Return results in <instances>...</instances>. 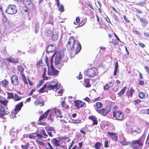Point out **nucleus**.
Returning <instances> with one entry per match:
<instances>
[{"instance_id":"nucleus-2","label":"nucleus","mask_w":149,"mask_h":149,"mask_svg":"<svg viewBox=\"0 0 149 149\" xmlns=\"http://www.w3.org/2000/svg\"><path fill=\"white\" fill-rule=\"evenodd\" d=\"M143 144V141L141 139L132 141V145L134 149H141Z\"/></svg>"},{"instance_id":"nucleus-35","label":"nucleus","mask_w":149,"mask_h":149,"mask_svg":"<svg viewBox=\"0 0 149 149\" xmlns=\"http://www.w3.org/2000/svg\"><path fill=\"white\" fill-rule=\"evenodd\" d=\"M18 61L17 59H15L13 58L10 57V62L13 63L15 64L18 63Z\"/></svg>"},{"instance_id":"nucleus-38","label":"nucleus","mask_w":149,"mask_h":149,"mask_svg":"<svg viewBox=\"0 0 149 149\" xmlns=\"http://www.w3.org/2000/svg\"><path fill=\"white\" fill-rule=\"evenodd\" d=\"M17 68L19 71L20 72H23L24 70V69L23 68V67H22L20 65H18L17 66Z\"/></svg>"},{"instance_id":"nucleus-43","label":"nucleus","mask_w":149,"mask_h":149,"mask_svg":"<svg viewBox=\"0 0 149 149\" xmlns=\"http://www.w3.org/2000/svg\"><path fill=\"white\" fill-rule=\"evenodd\" d=\"M27 137H29L31 139H35L36 137L35 136H33L31 134H27L26 136Z\"/></svg>"},{"instance_id":"nucleus-9","label":"nucleus","mask_w":149,"mask_h":149,"mask_svg":"<svg viewBox=\"0 0 149 149\" xmlns=\"http://www.w3.org/2000/svg\"><path fill=\"white\" fill-rule=\"evenodd\" d=\"M51 72H50L48 70V74L51 75H58V72L57 70L55 69L54 68L53 65L50 66Z\"/></svg>"},{"instance_id":"nucleus-15","label":"nucleus","mask_w":149,"mask_h":149,"mask_svg":"<svg viewBox=\"0 0 149 149\" xmlns=\"http://www.w3.org/2000/svg\"><path fill=\"white\" fill-rule=\"evenodd\" d=\"M55 50V47L52 45H49L46 49V52L47 53L52 52Z\"/></svg>"},{"instance_id":"nucleus-28","label":"nucleus","mask_w":149,"mask_h":149,"mask_svg":"<svg viewBox=\"0 0 149 149\" xmlns=\"http://www.w3.org/2000/svg\"><path fill=\"white\" fill-rule=\"evenodd\" d=\"M58 34L57 33H56L55 34H54L53 33L52 35V40L53 41L56 40L58 39Z\"/></svg>"},{"instance_id":"nucleus-47","label":"nucleus","mask_w":149,"mask_h":149,"mask_svg":"<svg viewBox=\"0 0 149 149\" xmlns=\"http://www.w3.org/2000/svg\"><path fill=\"white\" fill-rule=\"evenodd\" d=\"M1 53H2L4 55H6V50L5 48H4V49H3L1 50Z\"/></svg>"},{"instance_id":"nucleus-62","label":"nucleus","mask_w":149,"mask_h":149,"mask_svg":"<svg viewBox=\"0 0 149 149\" xmlns=\"http://www.w3.org/2000/svg\"><path fill=\"white\" fill-rule=\"evenodd\" d=\"M23 80L25 84H28V82L27 81L26 77H24V78H23Z\"/></svg>"},{"instance_id":"nucleus-1","label":"nucleus","mask_w":149,"mask_h":149,"mask_svg":"<svg viewBox=\"0 0 149 149\" xmlns=\"http://www.w3.org/2000/svg\"><path fill=\"white\" fill-rule=\"evenodd\" d=\"M67 49L69 50H71L74 49L75 46H76V53H78L81 49V47L79 42L74 40V37H70L68 40L67 44Z\"/></svg>"},{"instance_id":"nucleus-42","label":"nucleus","mask_w":149,"mask_h":149,"mask_svg":"<svg viewBox=\"0 0 149 149\" xmlns=\"http://www.w3.org/2000/svg\"><path fill=\"white\" fill-rule=\"evenodd\" d=\"M139 95L140 98H142L144 97L145 94L144 93L141 92L139 94Z\"/></svg>"},{"instance_id":"nucleus-13","label":"nucleus","mask_w":149,"mask_h":149,"mask_svg":"<svg viewBox=\"0 0 149 149\" xmlns=\"http://www.w3.org/2000/svg\"><path fill=\"white\" fill-rule=\"evenodd\" d=\"M61 58L60 57V54L57 53L55 56V65H57L59 64L61 62Z\"/></svg>"},{"instance_id":"nucleus-4","label":"nucleus","mask_w":149,"mask_h":149,"mask_svg":"<svg viewBox=\"0 0 149 149\" xmlns=\"http://www.w3.org/2000/svg\"><path fill=\"white\" fill-rule=\"evenodd\" d=\"M61 85L59 84L58 85L57 83L55 84L54 85H52L49 84L47 86L46 84H45L42 88L44 90L45 88L47 87L48 90L58 89L61 87Z\"/></svg>"},{"instance_id":"nucleus-17","label":"nucleus","mask_w":149,"mask_h":149,"mask_svg":"<svg viewBox=\"0 0 149 149\" xmlns=\"http://www.w3.org/2000/svg\"><path fill=\"white\" fill-rule=\"evenodd\" d=\"M113 85V82L111 81L109 82V83L104 85V89L105 91H107L109 88L112 87Z\"/></svg>"},{"instance_id":"nucleus-44","label":"nucleus","mask_w":149,"mask_h":149,"mask_svg":"<svg viewBox=\"0 0 149 149\" xmlns=\"http://www.w3.org/2000/svg\"><path fill=\"white\" fill-rule=\"evenodd\" d=\"M23 2L26 5H27V4H29L31 3V1H23Z\"/></svg>"},{"instance_id":"nucleus-24","label":"nucleus","mask_w":149,"mask_h":149,"mask_svg":"<svg viewBox=\"0 0 149 149\" xmlns=\"http://www.w3.org/2000/svg\"><path fill=\"white\" fill-rule=\"evenodd\" d=\"M126 88L127 87L126 86L123 87L121 90L117 94L118 96L120 97L125 92V90Z\"/></svg>"},{"instance_id":"nucleus-46","label":"nucleus","mask_w":149,"mask_h":149,"mask_svg":"<svg viewBox=\"0 0 149 149\" xmlns=\"http://www.w3.org/2000/svg\"><path fill=\"white\" fill-rule=\"evenodd\" d=\"M145 3V1H143L141 2H139L138 3H137V4H139V6H142L144 5Z\"/></svg>"},{"instance_id":"nucleus-33","label":"nucleus","mask_w":149,"mask_h":149,"mask_svg":"<svg viewBox=\"0 0 149 149\" xmlns=\"http://www.w3.org/2000/svg\"><path fill=\"white\" fill-rule=\"evenodd\" d=\"M96 107L98 109L100 108L103 107L102 104L100 102H97L96 103Z\"/></svg>"},{"instance_id":"nucleus-23","label":"nucleus","mask_w":149,"mask_h":149,"mask_svg":"<svg viewBox=\"0 0 149 149\" xmlns=\"http://www.w3.org/2000/svg\"><path fill=\"white\" fill-rule=\"evenodd\" d=\"M139 20L142 26H145L148 24V21L146 19L141 17L139 19Z\"/></svg>"},{"instance_id":"nucleus-61","label":"nucleus","mask_w":149,"mask_h":149,"mask_svg":"<svg viewBox=\"0 0 149 149\" xmlns=\"http://www.w3.org/2000/svg\"><path fill=\"white\" fill-rule=\"evenodd\" d=\"M105 19H106V21L108 23H111V22H110V21L109 19V18L108 17H106L105 18Z\"/></svg>"},{"instance_id":"nucleus-6","label":"nucleus","mask_w":149,"mask_h":149,"mask_svg":"<svg viewBox=\"0 0 149 149\" xmlns=\"http://www.w3.org/2000/svg\"><path fill=\"white\" fill-rule=\"evenodd\" d=\"M113 116L116 120H121L123 117V114L122 112L118 110L113 111Z\"/></svg>"},{"instance_id":"nucleus-54","label":"nucleus","mask_w":149,"mask_h":149,"mask_svg":"<svg viewBox=\"0 0 149 149\" xmlns=\"http://www.w3.org/2000/svg\"><path fill=\"white\" fill-rule=\"evenodd\" d=\"M38 124L40 125H46V123L45 122H39Z\"/></svg>"},{"instance_id":"nucleus-60","label":"nucleus","mask_w":149,"mask_h":149,"mask_svg":"<svg viewBox=\"0 0 149 149\" xmlns=\"http://www.w3.org/2000/svg\"><path fill=\"white\" fill-rule=\"evenodd\" d=\"M45 71H44L42 75V77L43 78H44V77H45V75H46V68H45Z\"/></svg>"},{"instance_id":"nucleus-40","label":"nucleus","mask_w":149,"mask_h":149,"mask_svg":"<svg viewBox=\"0 0 149 149\" xmlns=\"http://www.w3.org/2000/svg\"><path fill=\"white\" fill-rule=\"evenodd\" d=\"M0 112L2 113H6L5 112L4 108L2 106V105H0Z\"/></svg>"},{"instance_id":"nucleus-29","label":"nucleus","mask_w":149,"mask_h":149,"mask_svg":"<svg viewBox=\"0 0 149 149\" xmlns=\"http://www.w3.org/2000/svg\"><path fill=\"white\" fill-rule=\"evenodd\" d=\"M45 129L46 131H55V130L54 127L50 126H46L45 127Z\"/></svg>"},{"instance_id":"nucleus-51","label":"nucleus","mask_w":149,"mask_h":149,"mask_svg":"<svg viewBox=\"0 0 149 149\" xmlns=\"http://www.w3.org/2000/svg\"><path fill=\"white\" fill-rule=\"evenodd\" d=\"M21 147L22 149H27L28 148L27 146H26L25 145H22Z\"/></svg>"},{"instance_id":"nucleus-10","label":"nucleus","mask_w":149,"mask_h":149,"mask_svg":"<svg viewBox=\"0 0 149 149\" xmlns=\"http://www.w3.org/2000/svg\"><path fill=\"white\" fill-rule=\"evenodd\" d=\"M12 84L15 86L17 85L19 83L18 77L15 75H13L11 78Z\"/></svg>"},{"instance_id":"nucleus-58","label":"nucleus","mask_w":149,"mask_h":149,"mask_svg":"<svg viewBox=\"0 0 149 149\" xmlns=\"http://www.w3.org/2000/svg\"><path fill=\"white\" fill-rule=\"evenodd\" d=\"M133 32L135 34H138L139 35H140L139 33L137 30H133Z\"/></svg>"},{"instance_id":"nucleus-57","label":"nucleus","mask_w":149,"mask_h":149,"mask_svg":"<svg viewBox=\"0 0 149 149\" xmlns=\"http://www.w3.org/2000/svg\"><path fill=\"white\" fill-rule=\"evenodd\" d=\"M139 83L140 85H143L144 84V82L143 81L140 80L139 82Z\"/></svg>"},{"instance_id":"nucleus-50","label":"nucleus","mask_w":149,"mask_h":149,"mask_svg":"<svg viewBox=\"0 0 149 149\" xmlns=\"http://www.w3.org/2000/svg\"><path fill=\"white\" fill-rule=\"evenodd\" d=\"M80 21V19L79 18L77 17L76 18V21L77 23L78 24L79 23Z\"/></svg>"},{"instance_id":"nucleus-49","label":"nucleus","mask_w":149,"mask_h":149,"mask_svg":"<svg viewBox=\"0 0 149 149\" xmlns=\"http://www.w3.org/2000/svg\"><path fill=\"white\" fill-rule=\"evenodd\" d=\"M45 61L48 67L49 65L48 63V58L47 56L46 57L45 59Z\"/></svg>"},{"instance_id":"nucleus-21","label":"nucleus","mask_w":149,"mask_h":149,"mask_svg":"<svg viewBox=\"0 0 149 149\" xmlns=\"http://www.w3.org/2000/svg\"><path fill=\"white\" fill-rule=\"evenodd\" d=\"M54 111L55 115L57 117H58L60 118H62L63 116L61 115V112L60 111V110L55 109Z\"/></svg>"},{"instance_id":"nucleus-37","label":"nucleus","mask_w":149,"mask_h":149,"mask_svg":"<svg viewBox=\"0 0 149 149\" xmlns=\"http://www.w3.org/2000/svg\"><path fill=\"white\" fill-rule=\"evenodd\" d=\"M14 98L16 101L19 100L21 99V97H19V96L17 94H15L14 97Z\"/></svg>"},{"instance_id":"nucleus-48","label":"nucleus","mask_w":149,"mask_h":149,"mask_svg":"<svg viewBox=\"0 0 149 149\" xmlns=\"http://www.w3.org/2000/svg\"><path fill=\"white\" fill-rule=\"evenodd\" d=\"M42 60H40V61H38V62L36 63V65H37V66L38 67H39V65L40 64H42Z\"/></svg>"},{"instance_id":"nucleus-26","label":"nucleus","mask_w":149,"mask_h":149,"mask_svg":"<svg viewBox=\"0 0 149 149\" xmlns=\"http://www.w3.org/2000/svg\"><path fill=\"white\" fill-rule=\"evenodd\" d=\"M84 85L86 87H89L91 86V85L89 84V79H87L85 80Z\"/></svg>"},{"instance_id":"nucleus-18","label":"nucleus","mask_w":149,"mask_h":149,"mask_svg":"<svg viewBox=\"0 0 149 149\" xmlns=\"http://www.w3.org/2000/svg\"><path fill=\"white\" fill-rule=\"evenodd\" d=\"M8 103V101L6 100L5 98L0 96V103H2L5 106H6Z\"/></svg>"},{"instance_id":"nucleus-27","label":"nucleus","mask_w":149,"mask_h":149,"mask_svg":"<svg viewBox=\"0 0 149 149\" xmlns=\"http://www.w3.org/2000/svg\"><path fill=\"white\" fill-rule=\"evenodd\" d=\"M118 62H116L115 68H114V71L113 73V75H116L117 72L118 67Z\"/></svg>"},{"instance_id":"nucleus-45","label":"nucleus","mask_w":149,"mask_h":149,"mask_svg":"<svg viewBox=\"0 0 149 149\" xmlns=\"http://www.w3.org/2000/svg\"><path fill=\"white\" fill-rule=\"evenodd\" d=\"M52 33L51 31H48L45 33V35L47 36H49L51 35Z\"/></svg>"},{"instance_id":"nucleus-25","label":"nucleus","mask_w":149,"mask_h":149,"mask_svg":"<svg viewBox=\"0 0 149 149\" xmlns=\"http://www.w3.org/2000/svg\"><path fill=\"white\" fill-rule=\"evenodd\" d=\"M51 141L52 143H53L55 145L57 146H59V141L57 140L56 139H52Z\"/></svg>"},{"instance_id":"nucleus-8","label":"nucleus","mask_w":149,"mask_h":149,"mask_svg":"<svg viewBox=\"0 0 149 149\" xmlns=\"http://www.w3.org/2000/svg\"><path fill=\"white\" fill-rule=\"evenodd\" d=\"M96 111L97 112L100 113L101 114L105 116L107 113L110 111L109 108L108 107H106L104 108H103L101 109H97Z\"/></svg>"},{"instance_id":"nucleus-7","label":"nucleus","mask_w":149,"mask_h":149,"mask_svg":"<svg viewBox=\"0 0 149 149\" xmlns=\"http://www.w3.org/2000/svg\"><path fill=\"white\" fill-rule=\"evenodd\" d=\"M23 102H21L16 105L15 109L12 111V114H13V116L12 118L15 116V115L19 111L21 110V108L23 107Z\"/></svg>"},{"instance_id":"nucleus-3","label":"nucleus","mask_w":149,"mask_h":149,"mask_svg":"<svg viewBox=\"0 0 149 149\" xmlns=\"http://www.w3.org/2000/svg\"><path fill=\"white\" fill-rule=\"evenodd\" d=\"M61 85L59 84L58 85L57 83L55 84L54 85H52L49 84L47 86L46 84H45L42 88L44 90L45 88L47 87L48 90L58 89L61 87Z\"/></svg>"},{"instance_id":"nucleus-19","label":"nucleus","mask_w":149,"mask_h":149,"mask_svg":"<svg viewBox=\"0 0 149 149\" xmlns=\"http://www.w3.org/2000/svg\"><path fill=\"white\" fill-rule=\"evenodd\" d=\"M34 104L36 105L37 106L40 105L43 106L44 101L42 99H38L35 101Z\"/></svg>"},{"instance_id":"nucleus-12","label":"nucleus","mask_w":149,"mask_h":149,"mask_svg":"<svg viewBox=\"0 0 149 149\" xmlns=\"http://www.w3.org/2000/svg\"><path fill=\"white\" fill-rule=\"evenodd\" d=\"M84 103L81 102L80 101L78 100L75 102L74 105L77 108L79 109L80 108L82 107L84 105Z\"/></svg>"},{"instance_id":"nucleus-22","label":"nucleus","mask_w":149,"mask_h":149,"mask_svg":"<svg viewBox=\"0 0 149 149\" xmlns=\"http://www.w3.org/2000/svg\"><path fill=\"white\" fill-rule=\"evenodd\" d=\"M57 7L59 8V10L61 12H63L64 10V6L63 5L60 4L59 1H57Z\"/></svg>"},{"instance_id":"nucleus-34","label":"nucleus","mask_w":149,"mask_h":149,"mask_svg":"<svg viewBox=\"0 0 149 149\" xmlns=\"http://www.w3.org/2000/svg\"><path fill=\"white\" fill-rule=\"evenodd\" d=\"M39 28V23L38 22H37L35 25V33H37L38 31Z\"/></svg>"},{"instance_id":"nucleus-41","label":"nucleus","mask_w":149,"mask_h":149,"mask_svg":"<svg viewBox=\"0 0 149 149\" xmlns=\"http://www.w3.org/2000/svg\"><path fill=\"white\" fill-rule=\"evenodd\" d=\"M55 52L54 53L53 55H52L51 58L50 59V63H51V65H53V58L54 57V56L55 54Z\"/></svg>"},{"instance_id":"nucleus-63","label":"nucleus","mask_w":149,"mask_h":149,"mask_svg":"<svg viewBox=\"0 0 149 149\" xmlns=\"http://www.w3.org/2000/svg\"><path fill=\"white\" fill-rule=\"evenodd\" d=\"M47 133V134H48V135L50 137H52L53 136V135L52 134V133L51 132L48 131Z\"/></svg>"},{"instance_id":"nucleus-30","label":"nucleus","mask_w":149,"mask_h":149,"mask_svg":"<svg viewBox=\"0 0 149 149\" xmlns=\"http://www.w3.org/2000/svg\"><path fill=\"white\" fill-rule=\"evenodd\" d=\"M2 85L4 87H6L8 85V82L6 79H4L1 82Z\"/></svg>"},{"instance_id":"nucleus-20","label":"nucleus","mask_w":149,"mask_h":149,"mask_svg":"<svg viewBox=\"0 0 149 149\" xmlns=\"http://www.w3.org/2000/svg\"><path fill=\"white\" fill-rule=\"evenodd\" d=\"M89 119L92 120L93 122V125H94L97 124V118L95 116H91L89 117Z\"/></svg>"},{"instance_id":"nucleus-31","label":"nucleus","mask_w":149,"mask_h":149,"mask_svg":"<svg viewBox=\"0 0 149 149\" xmlns=\"http://www.w3.org/2000/svg\"><path fill=\"white\" fill-rule=\"evenodd\" d=\"M27 8H24V9L22 8L20 9V11L22 14L23 15L24 14H25L26 13H27V15H28V11L27 10Z\"/></svg>"},{"instance_id":"nucleus-53","label":"nucleus","mask_w":149,"mask_h":149,"mask_svg":"<svg viewBox=\"0 0 149 149\" xmlns=\"http://www.w3.org/2000/svg\"><path fill=\"white\" fill-rule=\"evenodd\" d=\"M42 134L43 135H44L45 136H47V134H46L45 130H42Z\"/></svg>"},{"instance_id":"nucleus-36","label":"nucleus","mask_w":149,"mask_h":149,"mask_svg":"<svg viewBox=\"0 0 149 149\" xmlns=\"http://www.w3.org/2000/svg\"><path fill=\"white\" fill-rule=\"evenodd\" d=\"M101 146V143L100 142L96 143L95 145V148L96 149H99Z\"/></svg>"},{"instance_id":"nucleus-11","label":"nucleus","mask_w":149,"mask_h":149,"mask_svg":"<svg viewBox=\"0 0 149 149\" xmlns=\"http://www.w3.org/2000/svg\"><path fill=\"white\" fill-rule=\"evenodd\" d=\"M50 110V109H48L43 114L41 115L39 117L38 121H41L47 118V115Z\"/></svg>"},{"instance_id":"nucleus-32","label":"nucleus","mask_w":149,"mask_h":149,"mask_svg":"<svg viewBox=\"0 0 149 149\" xmlns=\"http://www.w3.org/2000/svg\"><path fill=\"white\" fill-rule=\"evenodd\" d=\"M134 91L132 89V88L130 89L129 91H127V94L129 96H131L132 95Z\"/></svg>"},{"instance_id":"nucleus-39","label":"nucleus","mask_w":149,"mask_h":149,"mask_svg":"<svg viewBox=\"0 0 149 149\" xmlns=\"http://www.w3.org/2000/svg\"><path fill=\"white\" fill-rule=\"evenodd\" d=\"M9 113V111H6V113H2L1 112V113H0V118H2L3 116L4 115H7Z\"/></svg>"},{"instance_id":"nucleus-55","label":"nucleus","mask_w":149,"mask_h":149,"mask_svg":"<svg viewBox=\"0 0 149 149\" xmlns=\"http://www.w3.org/2000/svg\"><path fill=\"white\" fill-rule=\"evenodd\" d=\"M144 68L146 70V71L149 74V68L147 66H145Z\"/></svg>"},{"instance_id":"nucleus-5","label":"nucleus","mask_w":149,"mask_h":149,"mask_svg":"<svg viewBox=\"0 0 149 149\" xmlns=\"http://www.w3.org/2000/svg\"><path fill=\"white\" fill-rule=\"evenodd\" d=\"M88 76L89 77H93L97 74V70L95 67H92L88 69L87 72Z\"/></svg>"},{"instance_id":"nucleus-14","label":"nucleus","mask_w":149,"mask_h":149,"mask_svg":"<svg viewBox=\"0 0 149 149\" xmlns=\"http://www.w3.org/2000/svg\"><path fill=\"white\" fill-rule=\"evenodd\" d=\"M10 14H14L16 13L17 9L15 5H10Z\"/></svg>"},{"instance_id":"nucleus-59","label":"nucleus","mask_w":149,"mask_h":149,"mask_svg":"<svg viewBox=\"0 0 149 149\" xmlns=\"http://www.w3.org/2000/svg\"><path fill=\"white\" fill-rule=\"evenodd\" d=\"M146 143L149 145V135H148L146 141Z\"/></svg>"},{"instance_id":"nucleus-16","label":"nucleus","mask_w":149,"mask_h":149,"mask_svg":"<svg viewBox=\"0 0 149 149\" xmlns=\"http://www.w3.org/2000/svg\"><path fill=\"white\" fill-rule=\"evenodd\" d=\"M108 135L114 141H117L118 136L115 133L108 132Z\"/></svg>"},{"instance_id":"nucleus-52","label":"nucleus","mask_w":149,"mask_h":149,"mask_svg":"<svg viewBox=\"0 0 149 149\" xmlns=\"http://www.w3.org/2000/svg\"><path fill=\"white\" fill-rule=\"evenodd\" d=\"M38 143H39L40 145L42 146H44V143L41 141H39L38 142Z\"/></svg>"},{"instance_id":"nucleus-56","label":"nucleus","mask_w":149,"mask_h":149,"mask_svg":"<svg viewBox=\"0 0 149 149\" xmlns=\"http://www.w3.org/2000/svg\"><path fill=\"white\" fill-rule=\"evenodd\" d=\"M108 141H106L104 143V147L106 148H107L109 147V146L108 145Z\"/></svg>"},{"instance_id":"nucleus-64","label":"nucleus","mask_w":149,"mask_h":149,"mask_svg":"<svg viewBox=\"0 0 149 149\" xmlns=\"http://www.w3.org/2000/svg\"><path fill=\"white\" fill-rule=\"evenodd\" d=\"M48 120H51V122L53 121V120L51 118V115H50L49 116Z\"/></svg>"}]
</instances>
